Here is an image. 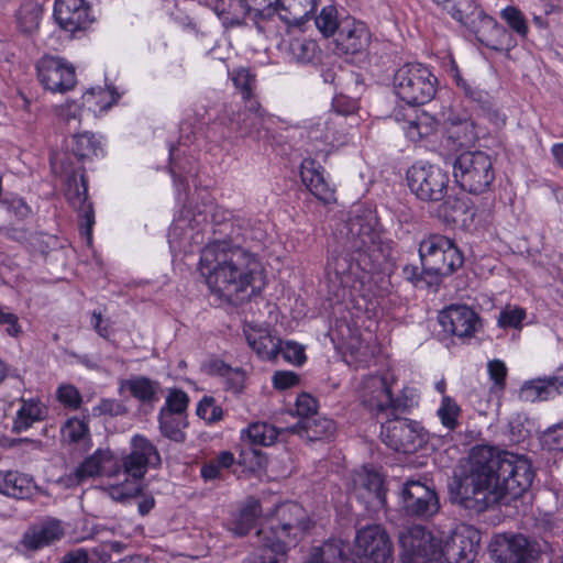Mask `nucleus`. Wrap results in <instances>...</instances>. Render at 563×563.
<instances>
[{
	"mask_svg": "<svg viewBox=\"0 0 563 563\" xmlns=\"http://www.w3.org/2000/svg\"><path fill=\"white\" fill-rule=\"evenodd\" d=\"M346 242L352 246H384L388 234L379 222L376 206L354 203L345 223Z\"/></svg>",
	"mask_w": 563,
	"mask_h": 563,
	"instance_id": "obj_8",
	"label": "nucleus"
},
{
	"mask_svg": "<svg viewBox=\"0 0 563 563\" xmlns=\"http://www.w3.org/2000/svg\"><path fill=\"white\" fill-rule=\"evenodd\" d=\"M423 271L429 275L449 276L465 261L461 249H418Z\"/></svg>",
	"mask_w": 563,
	"mask_h": 563,
	"instance_id": "obj_24",
	"label": "nucleus"
},
{
	"mask_svg": "<svg viewBox=\"0 0 563 563\" xmlns=\"http://www.w3.org/2000/svg\"><path fill=\"white\" fill-rule=\"evenodd\" d=\"M46 416L47 407L40 399H21V407L16 412L12 430L15 433L26 431L35 422L44 420Z\"/></svg>",
	"mask_w": 563,
	"mask_h": 563,
	"instance_id": "obj_37",
	"label": "nucleus"
},
{
	"mask_svg": "<svg viewBox=\"0 0 563 563\" xmlns=\"http://www.w3.org/2000/svg\"><path fill=\"white\" fill-rule=\"evenodd\" d=\"M291 431L309 441L330 440L336 432L335 422L327 417L314 415L300 420L291 427Z\"/></svg>",
	"mask_w": 563,
	"mask_h": 563,
	"instance_id": "obj_33",
	"label": "nucleus"
},
{
	"mask_svg": "<svg viewBox=\"0 0 563 563\" xmlns=\"http://www.w3.org/2000/svg\"><path fill=\"white\" fill-rule=\"evenodd\" d=\"M380 437L388 448L404 454L417 452L428 441L427 432L417 421L398 417L382 424Z\"/></svg>",
	"mask_w": 563,
	"mask_h": 563,
	"instance_id": "obj_13",
	"label": "nucleus"
},
{
	"mask_svg": "<svg viewBox=\"0 0 563 563\" xmlns=\"http://www.w3.org/2000/svg\"><path fill=\"white\" fill-rule=\"evenodd\" d=\"M439 217L445 222L466 228L473 223L476 210L466 197H448L438 209Z\"/></svg>",
	"mask_w": 563,
	"mask_h": 563,
	"instance_id": "obj_29",
	"label": "nucleus"
},
{
	"mask_svg": "<svg viewBox=\"0 0 563 563\" xmlns=\"http://www.w3.org/2000/svg\"><path fill=\"white\" fill-rule=\"evenodd\" d=\"M450 75L454 80L455 85L457 86V88L462 90V92L467 99L478 104H483L485 102L486 92L481 90L478 87L473 86L471 82L464 79L459 69L457 64L454 60H452L450 66Z\"/></svg>",
	"mask_w": 563,
	"mask_h": 563,
	"instance_id": "obj_52",
	"label": "nucleus"
},
{
	"mask_svg": "<svg viewBox=\"0 0 563 563\" xmlns=\"http://www.w3.org/2000/svg\"><path fill=\"white\" fill-rule=\"evenodd\" d=\"M246 341L251 349L263 360H276L282 350V340L271 334L263 327L249 325L244 330Z\"/></svg>",
	"mask_w": 563,
	"mask_h": 563,
	"instance_id": "obj_31",
	"label": "nucleus"
},
{
	"mask_svg": "<svg viewBox=\"0 0 563 563\" xmlns=\"http://www.w3.org/2000/svg\"><path fill=\"white\" fill-rule=\"evenodd\" d=\"M200 263L209 268L211 292L228 303L238 306L266 285L261 262L246 249H201Z\"/></svg>",
	"mask_w": 563,
	"mask_h": 563,
	"instance_id": "obj_4",
	"label": "nucleus"
},
{
	"mask_svg": "<svg viewBox=\"0 0 563 563\" xmlns=\"http://www.w3.org/2000/svg\"><path fill=\"white\" fill-rule=\"evenodd\" d=\"M36 77L46 91L66 93L77 84L75 66L67 59L44 55L35 64Z\"/></svg>",
	"mask_w": 563,
	"mask_h": 563,
	"instance_id": "obj_17",
	"label": "nucleus"
},
{
	"mask_svg": "<svg viewBox=\"0 0 563 563\" xmlns=\"http://www.w3.org/2000/svg\"><path fill=\"white\" fill-rule=\"evenodd\" d=\"M481 534L471 525H459L441 538V560L448 563H473L478 552Z\"/></svg>",
	"mask_w": 563,
	"mask_h": 563,
	"instance_id": "obj_18",
	"label": "nucleus"
},
{
	"mask_svg": "<svg viewBox=\"0 0 563 563\" xmlns=\"http://www.w3.org/2000/svg\"><path fill=\"white\" fill-rule=\"evenodd\" d=\"M71 151L79 159L104 156V142L101 136L84 132L73 136Z\"/></svg>",
	"mask_w": 563,
	"mask_h": 563,
	"instance_id": "obj_42",
	"label": "nucleus"
},
{
	"mask_svg": "<svg viewBox=\"0 0 563 563\" xmlns=\"http://www.w3.org/2000/svg\"><path fill=\"white\" fill-rule=\"evenodd\" d=\"M124 91L112 84L106 87H91L82 93V103L95 113H104L115 106Z\"/></svg>",
	"mask_w": 563,
	"mask_h": 563,
	"instance_id": "obj_34",
	"label": "nucleus"
},
{
	"mask_svg": "<svg viewBox=\"0 0 563 563\" xmlns=\"http://www.w3.org/2000/svg\"><path fill=\"white\" fill-rule=\"evenodd\" d=\"M162 456L157 446L145 435L135 434L130 441V452L119 457L120 475L141 481L148 468H159Z\"/></svg>",
	"mask_w": 563,
	"mask_h": 563,
	"instance_id": "obj_14",
	"label": "nucleus"
},
{
	"mask_svg": "<svg viewBox=\"0 0 563 563\" xmlns=\"http://www.w3.org/2000/svg\"><path fill=\"white\" fill-rule=\"evenodd\" d=\"M0 205L18 220H24L32 214V209L24 198L15 194H5L0 197Z\"/></svg>",
	"mask_w": 563,
	"mask_h": 563,
	"instance_id": "obj_54",
	"label": "nucleus"
},
{
	"mask_svg": "<svg viewBox=\"0 0 563 563\" xmlns=\"http://www.w3.org/2000/svg\"><path fill=\"white\" fill-rule=\"evenodd\" d=\"M318 131H321L320 139L331 146L344 143L347 134L345 121H342V118L339 115H332L330 113L319 119L317 129L312 131V133H317Z\"/></svg>",
	"mask_w": 563,
	"mask_h": 563,
	"instance_id": "obj_43",
	"label": "nucleus"
},
{
	"mask_svg": "<svg viewBox=\"0 0 563 563\" xmlns=\"http://www.w3.org/2000/svg\"><path fill=\"white\" fill-rule=\"evenodd\" d=\"M250 7V18L254 21L260 31H265L266 26L262 24L274 21L278 18L279 0H245Z\"/></svg>",
	"mask_w": 563,
	"mask_h": 563,
	"instance_id": "obj_45",
	"label": "nucleus"
},
{
	"mask_svg": "<svg viewBox=\"0 0 563 563\" xmlns=\"http://www.w3.org/2000/svg\"><path fill=\"white\" fill-rule=\"evenodd\" d=\"M438 82L429 65L408 62L395 70L391 89L404 103L416 107L426 104L434 98Z\"/></svg>",
	"mask_w": 563,
	"mask_h": 563,
	"instance_id": "obj_6",
	"label": "nucleus"
},
{
	"mask_svg": "<svg viewBox=\"0 0 563 563\" xmlns=\"http://www.w3.org/2000/svg\"><path fill=\"white\" fill-rule=\"evenodd\" d=\"M263 510L260 499L249 497L229 523V530L238 537L246 536L255 526Z\"/></svg>",
	"mask_w": 563,
	"mask_h": 563,
	"instance_id": "obj_35",
	"label": "nucleus"
},
{
	"mask_svg": "<svg viewBox=\"0 0 563 563\" xmlns=\"http://www.w3.org/2000/svg\"><path fill=\"white\" fill-rule=\"evenodd\" d=\"M18 30L26 35L34 34L40 26V12L32 4H22L15 13Z\"/></svg>",
	"mask_w": 563,
	"mask_h": 563,
	"instance_id": "obj_48",
	"label": "nucleus"
},
{
	"mask_svg": "<svg viewBox=\"0 0 563 563\" xmlns=\"http://www.w3.org/2000/svg\"><path fill=\"white\" fill-rule=\"evenodd\" d=\"M438 121L429 113L422 112L415 120L402 125L406 137L413 143L430 140L438 131Z\"/></svg>",
	"mask_w": 563,
	"mask_h": 563,
	"instance_id": "obj_41",
	"label": "nucleus"
},
{
	"mask_svg": "<svg viewBox=\"0 0 563 563\" xmlns=\"http://www.w3.org/2000/svg\"><path fill=\"white\" fill-rule=\"evenodd\" d=\"M317 49V42L303 35L294 37L288 44V55L299 64L310 63L314 58Z\"/></svg>",
	"mask_w": 563,
	"mask_h": 563,
	"instance_id": "obj_46",
	"label": "nucleus"
},
{
	"mask_svg": "<svg viewBox=\"0 0 563 563\" xmlns=\"http://www.w3.org/2000/svg\"><path fill=\"white\" fill-rule=\"evenodd\" d=\"M305 563H350V559L341 540H328L312 548Z\"/></svg>",
	"mask_w": 563,
	"mask_h": 563,
	"instance_id": "obj_39",
	"label": "nucleus"
},
{
	"mask_svg": "<svg viewBox=\"0 0 563 563\" xmlns=\"http://www.w3.org/2000/svg\"><path fill=\"white\" fill-rule=\"evenodd\" d=\"M358 108L357 99L339 93L333 97L332 111L329 113L332 115H339L342 118V121H345V118L353 117L357 112Z\"/></svg>",
	"mask_w": 563,
	"mask_h": 563,
	"instance_id": "obj_58",
	"label": "nucleus"
},
{
	"mask_svg": "<svg viewBox=\"0 0 563 563\" xmlns=\"http://www.w3.org/2000/svg\"><path fill=\"white\" fill-rule=\"evenodd\" d=\"M300 178L306 188L323 203L335 200V191L328 180L324 167L313 158H305L300 165Z\"/></svg>",
	"mask_w": 563,
	"mask_h": 563,
	"instance_id": "obj_27",
	"label": "nucleus"
},
{
	"mask_svg": "<svg viewBox=\"0 0 563 563\" xmlns=\"http://www.w3.org/2000/svg\"><path fill=\"white\" fill-rule=\"evenodd\" d=\"M198 2L210 7L225 27L241 25L247 16L250 18V7L245 0H198Z\"/></svg>",
	"mask_w": 563,
	"mask_h": 563,
	"instance_id": "obj_32",
	"label": "nucleus"
},
{
	"mask_svg": "<svg viewBox=\"0 0 563 563\" xmlns=\"http://www.w3.org/2000/svg\"><path fill=\"white\" fill-rule=\"evenodd\" d=\"M57 400L65 407L78 409L82 402L79 390L73 385H62L56 390Z\"/></svg>",
	"mask_w": 563,
	"mask_h": 563,
	"instance_id": "obj_62",
	"label": "nucleus"
},
{
	"mask_svg": "<svg viewBox=\"0 0 563 563\" xmlns=\"http://www.w3.org/2000/svg\"><path fill=\"white\" fill-rule=\"evenodd\" d=\"M526 317L527 313L523 308L507 306L500 311L497 324L503 329H520Z\"/></svg>",
	"mask_w": 563,
	"mask_h": 563,
	"instance_id": "obj_61",
	"label": "nucleus"
},
{
	"mask_svg": "<svg viewBox=\"0 0 563 563\" xmlns=\"http://www.w3.org/2000/svg\"><path fill=\"white\" fill-rule=\"evenodd\" d=\"M63 440L69 444L90 439V430L86 418H68L60 428Z\"/></svg>",
	"mask_w": 563,
	"mask_h": 563,
	"instance_id": "obj_47",
	"label": "nucleus"
},
{
	"mask_svg": "<svg viewBox=\"0 0 563 563\" xmlns=\"http://www.w3.org/2000/svg\"><path fill=\"white\" fill-rule=\"evenodd\" d=\"M318 30L324 35H335L340 22L336 16V9L332 5L323 7L320 13L314 18Z\"/></svg>",
	"mask_w": 563,
	"mask_h": 563,
	"instance_id": "obj_57",
	"label": "nucleus"
},
{
	"mask_svg": "<svg viewBox=\"0 0 563 563\" xmlns=\"http://www.w3.org/2000/svg\"><path fill=\"white\" fill-rule=\"evenodd\" d=\"M65 196L80 218V235L88 246L92 244L95 210L88 198V184L84 172H74L67 176Z\"/></svg>",
	"mask_w": 563,
	"mask_h": 563,
	"instance_id": "obj_19",
	"label": "nucleus"
},
{
	"mask_svg": "<svg viewBox=\"0 0 563 563\" xmlns=\"http://www.w3.org/2000/svg\"><path fill=\"white\" fill-rule=\"evenodd\" d=\"M231 75L242 102L224 106L213 122L207 126L205 136L201 132L202 123L181 122L177 144L170 143L168 146L169 173L178 203L188 196V176L192 167L187 169L185 165H191L190 159H196L203 139L218 144L228 142L233 145L239 139L260 141L268 133L272 119L253 95L256 82L254 75L246 68L234 69Z\"/></svg>",
	"mask_w": 563,
	"mask_h": 563,
	"instance_id": "obj_1",
	"label": "nucleus"
},
{
	"mask_svg": "<svg viewBox=\"0 0 563 563\" xmlns=\"http://www.w3.org/2000/svg\"><path fill=\"white\" fill-rule=\"evenodd\" d=\"M196 413L208 424L219 422L223 418V410L219 405H217V401L212 396H203L201 398L197 406Z\"/></svg>",
	"mask_w": 563,
	"mask_h": 563,
	"instance_id": "obj_56",
	"label": "nucleus"
},
{
	"mask_svg": "<svg viewBox=\"0 0 563 563\" xmlns=\"http://www.w3.org/2000/svg\"><path fill=\"white\" fill-rule=\"evenodd\" d=\"M33 478L18 471L0 473V493L16 499H25L32 495Z\"/></svg>",
	"mask_w": 563,
	"mask_h": 563,
	"instance_id": "obj_36",
	"label": "nucleus"
},
{
	"mask_svg": "<svg viewBox=\"0 0 563 563\" xmlns=\"http://www.w3.org/2000/svg\"><path fill=\"white\" fill-rule=\"evenodd\" d=\"M445 146L451 150L467 148L478 140V132L474 121L457 113L448 117Z\"/></svg>",
	"mask_w": 563,
	"mask_h": 563,
	"instance_id": "obj_28",
	"label": "nucleus"
},
{
	"mask_svg": "<svg viewBox=\"0 0 563 563\" xmlns=\"http://www.w3.org/2000/svg\"><path fill=\"white\" fill-rule=\"evenodd\" d=\"M317 0H279L278 19L288 25H299L316 11Z\"/></svg>",
	"mask_w": 563,
	"mask_h": 563,
	"instance_id": "obj_38",
	"label": "nucleus"
},
{
	"mask_svg": "<svg viewBox=\"0 0 563 563\" xmlns=\"http://www.w3.org/2000/svg\"><path fill=\"white\" fill-rule=\"evenodd\" d=\"M119 475V457L109 449H98L86 457L74 472L77 484H81L88 478L101 476L117 478Z\"/></svg>",
	"mask_w": 563,
	"mask_h": 563,
	"instance_id": "obj_22",
	"label": "nucleus"
},
{
	"mask_svg": "<svg viewBox=\"0 0 563 563\" xmlns=\"http://www.w3.org/2000/svg\"><path fill=\"white\" fill-rule=\"evenodd\" d=\"M53 16L63 30L71 34L87 30L93 22L90 7L85 0H55Z\"/></svg>",
	"mask_w": 563,
	"mask_h": 563,
	"instance_id": "obj_21",
	"label": "nucleus"
},
{
	"mask_svg": "<svg viewBox=\"0 0 563 563\" xmlns=\"http://www.w3.org/2000/svg\"><path fill=\"white\" fill-rule=\"evenodd\" d=\"M121 388H126L135 399L143 404H153L158 400L161 384L146 376H135L123 380Z\"/></svg>",
	"mask_w": 563,
	"mask_h": 563,
	"instance_id": "obj_40",
	"label": "nucleus"
},
{
	"mask_svg": "<svg viewBox=\"0 0 563 563\" xmlns=\"http://www.w3.org/2000/svg\"><path fill=\"white\" fill-rule=\"evenodd\" d=\"M487 369L490 379L494 382L493 389L495 391H504L508 373L505 363L500 360L489 361L487 364Z\"/></svg>",
	"mask_w": 563,
	"mask_h": 563,
	"instance_id": "obj_63",
	"label": "nucleus"
},
{
	"mask_svg": "<svg viewBox=\"0 0 563 563\" xmlns=\"http://www.w3.org/2000/svg\"><path fill=\"white\" fill-rule=\"evenodd\" d=\"M406 178L410 191L426 202L441 201L446 195L450 181L448 172L424 161L412 164Z\"/></svg>",
	"mask_w": 563,
	"mask_h": 563,
	"instance_id": "obj_9",
	"label": "nucleus"
},
{
	"mask_svg": "<svg viewBox=\"0 0 563 563\" xmlns=\"http://www.w3.org/2000/svg\"><path fill=\"white\" fill-rule=\"evenodd\" d=\"M404 563H433L441 561V538L437 539L424 527H409L399 536Z\"/></svg>",
	"mask_w": 563,
	"mask_h": 563,
	"instance_id": "obj_15",
	"label": "nucleus"
},
{
	"mask_svg": "<svg viewBox=\"0 0 563 563\" xmlns=\"http://www.w3.org/2000/svg\"><path fill=\"white\" fill-rule=\"evenodd\" d=\"M401 512L412 519L428 520L440 510L437 490L418 479H407L399 492Z\"/></svg>",
	"mask_w": 563,
	"mask_h": 563,
	"instance_id": "obj_11",
	"label": "nucleus"
},
{
	"mask_svg": "<svg viewBox=\"0 0 563 563\" xmlns=\"http://www.w3.org/2000/svg\"><path fill=\"white\" fill-rule=\"evenodd\" d=\"M539 439L544 449L549 451H563V421L545 429Z\"/></svg>",
	"mask_w": 563,
	"mask_h": 563,
	"instance_id": "obj_59",
	"label": "nucleus"
},
{
	"mask_svg": "<svg viewBox=\"0 0 563 563\" xmlns=\"http://www.w3.org/2000/svg\"><path fill=\"white\" fill-rule=\"evenodd\" d=\"M522 400L528 402L548 401L552 399L542 377L526 380L519 391Z\"/></svg>",
	"mask_w": 563,
	"mask_h": 563,
	"instance_id": "obj_49",
	"label": "nucleus"
},
{
	"mask_svg": "<svg viewBox=\"0 0 563 563\" xmlns=\"http://www.w3.org/2000/svg\"><path fill=\"white\" fill-rule=\"evenodd\" d=\"M353 553L360 563H390L393 544L382 526L369 525L356 531Z\"/></svg>",
	"mask_w": 563,
	"mask_h": 563,
	"instance_id": "obj_16",
	"label": "nucleus"
},
{
	"mask_svg": "<svg viewBox=\"0 0 563 563\" xmlns=\"http://www.w3.org/2000/svg\"><path fill=\"white\" fill-rule=\"evenodd\" d=\"M65 536L62 520L47 517L32 525L22 537V545L27 551H37L59 541Z\"/></svg>",
	"mask_w": 563,
	"mask_h": 563,
	"instance_id": "obj_26",
	"label": "nucleus"
},
{
	"mask_svg": "<svg viewBox=\"0 0 563 563\" xmlns=\"http://www.w3.org/2000/svg\"><path fill=\"white\" fill-rule=\"evenodd\" d=\"M362 498L375 510L386 506V489L384 487V478L379 473L364 468L358 472L355 479Z\"/></svg>",
	"mask_w": 563,
	"mask_h": 563,
	"instance_id": "obj_30",
	"label": "nucleus"
},
{
	"mask_svg": "<svg viewBox=\"0 0 563 563\" xmlns=\"http://www.w3.org/2000/svg\"><path fill=\"white\" fill-rule=\"evenodd\" d=\"M360 397L363 406L375 415L388 410L405 412L411 406L405 395L394 397L387 378L379 375H369L362 380Z\"/></svg>",
	"mask_w": 563,
	"mask_h": 563,
	"instance_id": "obj_12",
	"label": "nucleus"
},
{
	"mask_svg": "<svg viewBox=\"0 0 563 563\" xmlns=\"http://www.w3.org/2000/svg\"><path fill=\"white\" fill-rule=\"evenodd\" d=\"M372 34L363 21L345 18L340 21L334 42L336 48L345 54H357L365 51L371 43Z\"/></svg>",
	"mask_w": 563,
	"mask_h": 563,
	"instance_id": "obj_25",
	"label": "nucleus"
},
{
	"mask_svg": "<svg viewBox=\"0 0 563 563\" xmlns=\"http://www.w3.org/2000/svg\"><path fill=\"white\" fill-rule=\"evenodd\" d=\"M187 427V421L184 417L178 415H170L166 411L158 412V428L163 437L170 441L183 443L186 440L184 429Z\"/></svg>",
	"mask_w": 563,
	"mask_h": 563,
	"instance_id": "obj_44",
	"label": "nucleus"
},
{
	"mask_svg": "<svg viewBox=\"0 0 563 563\" xmlns=\"http://www.w3.org/2000/svg\"><path fill=\"white\" fill-rule=\"evenodd\" d=\"M452 19L459 23H465L466 13L473 8L472 0H434Z\"/></svg>",
	"mask_w": 563,
	"mask_h": 563,
	"instance_id": "obj_60",
	"label": "nucleus"
},
{
	"mask_svg": "<svg viewBox=\"0 0 563 563\" xmlns=\"http://www.w3.org/2000/svg\"><path fill=\"white\" fill-rule=\"evenodd\" d=\"M311 528L306 509L297 503H284L266 515L256 532L258 545L272 555L252 556L245 563H283L284 556Z\"/></svg>",
	"mask_w": 563,
	"mask_h": 563,
	"instance_id": "obj_5",
	"label": "nucleus"
},
{
	"mask_svg": "<svg viewBox=\"0 0 563 563\" xmlns=\"http://www.w3.org/2000/svg\"><path fill=\"white\" fill-rule=\"evenodd\" d=\"M453 176L465 191L483 194L495 179L492 157L483 151H465L453 159Z\"/></svg>",
	"mask_w": 563,
	"mask_h": 563,
	"instance_id": "obj_7",
	"label": "nucleus"
},
{
	"mask_svg": "<svg viewBox=\"0 0 563 563\" xmlns=\"http://www.w3.org/2000/svg\"><path fill=\"white\" fill-rule=\"evenodd\" d=\"M500 16L520 38L526 40L528 37L529 26L521 10L515 5H507L500 11Z\"/></svg>",
	"mask_w": 563,
	"mask_h": 563,
	"instance_id": "obj_50",
	"label": "nucleus"
},
{
	"mask_svg": "<svg viewBox=\"0 0 563 563\" xmlns=\"http://www.w3.org/2000/svg\"><path fill=\"white\" fill-rule=\"evenodd\" d=\"M439 323L445 332L460 339L473 336L482 325L478 314L463 305H452L441 311Z\"/></svg>",
	"mask_w": 563,
	"mask_h": 563,
	"instance_id": "obj_23",
	"label": "nucleus"
},
{
	"mask_svg": "<svg viewBox=\"0 0 563 563\" xmlns=\"http://www.w3.org/2000/svg\"><path fill=\"white\" fill-rule=\"evenodd\" d=\"M461 24L474 34L481 44L493 51L509 53L517 46L512 33L475 4L466 13L465 23Z\"/></svg>",
	"mask_w": 563,
	"mask_h": 563,
	"instance_id": "obj_10",
	"label": "nucleus"
},
{
	"mask_svg": "<svg viewBox=\"0 0 563 563\" xmlns=\"http://www.w3.org/2000/svg\"><path fill=\"white\" fill-rule=\"evenodd\" d=\"M494 553L498 563H539L544 551L539 542L515 534L504 537Z\"/></svg>",
	"mask_w": 563,
	"mask_h": 563,
	"instance_id": "obj_20",
	"label": "nucleus"
},
{
	"mask_svg": "<svg viewBox=\"0 0 563 563\" xmlns=\"http://www.w3.org/2000/svg\"><path fill=\"white\" fill-rule=\"evenodd\" d=\"M318 400L308 393H302L297 397L296 411L302 420L317 415Z\"/></svg>",
	"mask_w": 563,
	"mask_h": 563,
	"instance_id": "obj_64",
	"label": "nucleus"
},
{
	"mask_svg": "<svg viewBox=\"0 0 563 563\" xmlns=\"http://www.w3.org/2000/svg\"><path fill=\"white\" fill-rule=\"evenodd\" d=\"M437 415L442 426L445 427L448 430L453 431L459 427L461 407L452 397L444 396L442 398L441 406L437 411Z\"/></svg>",
	"mask_w": 563,
	"mask_h": 563,
	"instance_id": "obj_53",
	"label": "nucleus"
},
{
	"mask_svg": "<svg viewBox=\"0 0 563 563\" xmlns=\"http://www.w3.org/2000/svg\"><path fill=\"white\" fill-rule=\"evenodd\" d=\"M196 187L192 199L184 203L168 229L169 246H243L264 244L265 231L250 221L235 219L218 206L208 187Z\"/></svg>",
	"mask_w": 563,
	"mask_h": 563,
	"instance_id": "obj_3",
	"label": "nucleus"
},
{
	"mask_svg": "<svg viewBox=\"0 0 563 563\" xmlns=\"http://www.w3.org/2000/svg\"><path fill=\"white\" fill-rule=\"evenodd\" d=\"M246 432L252 444L264 446L273 444L278 437L277 429L267 422L252 423Z\"/></svg>",
	"mask_w": 563,
	"mask_h": 563,
	"instance_id": "obj_51",
	"label": "nucleus"
},
{
	"mask_svg": "<svg viewBox=\"0 0 563 563\" xmlns=\"http://www.w3.org/2000/svg\"><path fill=\"white\" fill-rule=\"evenodd\" d=\"M536 476L526 455L493 445H475L470 453V470L454 476L450 499L460 507L481 514L504 499L521 497Z\"/></svg>",
	"mask_w": 563,
	"mask_h": 563,
	"instance_id": "obj_2",
	"label": "nucleus"
},
{
	"mask_svg": "<svg viewBox=\"0 0 563 563\" xmlns=\"http://www.w3.org/2000/svg\"><path fill=\"white\" fill-rule=\"evenodd\" d=\"M188 405L189 397L187 393L179 388H172L166 396L165 405L159 409V411L183 416L186 413Z\"/></svg>",
	"mask_w": 563,
	"mask_h": 563,
	"instance_id": "obj_55",
	"label": "nucleus"
}]
</instances>
